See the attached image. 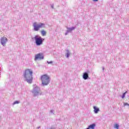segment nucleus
Returning <instances> with one entry per match:
<instances>
[{"label": "nucleus", "mask_w": 129, "mask_h": 129, "mask_svg": "<svg viewBox=\"0 0 129 129\" xmlns=\"http://www.w3.org/2000/svg\"><path fill=\"white\" fill-rule=\"evenodd\" d=\"M95 124L94 123V124H92L91 125H90L88 127L89 129H94V127H95Z\"/></svg>", "instance_id": "10"}, {"label": "nucleus", "mask_w": 129, "mask_h": 129, "mask_svg": "<svg viewBox=\"0 0 129 129\" xmlns=\"http://www.w3.org/2000/svg\"><path fill=\"white\" fill-rule=\"evenodd\" d=\"M93 108L95 113H98V111H99V109L95 106H93Z\"/></svg>", "instance_id": "8"}, {"label": "nucleus", "mask_w": 129, "mask_h": 129, "mask_svg": "<svg viewBox=\"0 0 129 129\" xmlns=\"http://www.w3.org/2000/svg\"><path fill=\"white\" fill-rule=\"evenodd\" d=\"M114 127L115 128L118 129L119 127V125H118L117 123H116L114 124Z\"/></svg>", "instance_id": "12"}, {"label": "nucleus", "mask_w": 129, "mask_h": 129, "mask_svg": "<svg viewBox=\"0 0 129 129\" xmlns=\"http://www.w3.org/2000/svg\"><path fill=\"white\" fill-rule=\"evenodd\" d=\"M8 42V38L6 37H3L1 38V44L3 46H6V44Z\"/></svg>", "instance_id": "6"}, {"label": "nucleus", "mask_w": 129, "mask_h": 129, "mask_svg": "<svg viewBox=\"0 0 129 129\" xmlns=\"http://www.w3.org/2000/svg\"><path fill=\"white\" fill-rule=\"evenodd\" d=\"M41 33L42 36H46V34H47V32L44 30H42Z\"/></svg>", "instance_id": "11"}, {"label": "nucleus", "mask_w": 129, "mask_h": 129, "mask_svg": "<svg viewBox=\"0 0 129 129\" xmlns=\"http://www.w3.org/2000/svg\"><path fill=\"white\" fill-rule=\"evenodd\" d=\"M41 80L43 85H48L50 82V77L46 74L43 75L41 77Z\"/></svg>", "instance_id": "2"}, {"label": "nucleus", "mask_w": 129, "mask_h": 129, "mask_svg": "<svg viewBox=\"0 0 129 129\" xmlns=\"http://www.w3.org/2000/svg\"><path fill=\"white\" fill-rule=\"evenodd\" d=\"M33 71L31 69H26L23 76L28 83H32L33 81Z\"/></svg>", "instance_id": "1"}, {"label": "nucleus", "mask_w": 129, "mask_h": 129, "mask_svg": "<svg viewBox=\"0 0 129 129\" xmlns=\"http://www.w3.org/2000/svg\"><path fill=\"white\" fill-rule=\"evenodd\" d=\"M93 2H98V0H93Z\"/></svg>", "instance_id": "19"}, {"label": "nucleus", "mask_w": 129, "mask_h": 129, "mask_svg": "<svg viewBox=\"0 0 129 129\" xmlns=\"http://www.w3.org/2000/svg\"><path fill=\"white\" fill-rule=\"evenodd\" d=\"M18 103H19V101H16L13 103V104H18Z\"/></svg>", "instance_id": "16"}, {"label": "nucleus", "mask_w": 129, "mask_h": 129, "mask_svg": "<svg viewBox=\"0 0 129 129\" xmlns=\"http://www.w3.org/2000/svg\"><path fill=\"white\" fill-rule=\"evenodd\" d=\"M38 59H39V60H42V59H44V55H43V53H38L35 55V60L37 61Z\"/></svg>", "instance_id": "5"}, {"label": "nucleus", "mask_w": 129, "mask_h": 129, "mask_svg": "<svg viewBox=\"0 0 129 129\" xmlns=\"http://www.w3.org/2000/svg\"><path fill=\"white\" fill-rule=\"evenodd\" d=\"M39 91H40V89L38 87H36L33 91V93L34 96H36L37 95L39 94Z\"/></svg>", "instance_id": "7"}, {"label": "nucleus", "mask_w": 129, "mask_h": 129, "mask_svg": "<svg viewBox=\"0 0 129 129\" xmlns=\"http://www.w3.org/2000/svg\"><path fill=\"white\" fill-rule=\"evenodd\" d=\"M34 39L35 40V43L37 46H40L43 44L44 39H43L41 36H38L36 35L35 36Z\"/></svg>", "instance_id": "4"}, {"label": "nucleus", "mask_w": 129, "mask_h": 129, "mask_svg": "<svg viewBox=\"0 0 129 129\" xmlns=\"http://www.w3.org/2000/svg\"><path fill=\"white\" fill-rule=\"evenodd\" d=\"M127 93V92H125L123 94L122 96H121V98H124V97H125V94H126Z\"/></svg>", "instance_id": "13"}, {"label": "nucleus", "mask_w": 129, "mask_h": 129, "mask_svg": "<svg viewBox=\"0 0 129 129\" xmlns=\"http://www.w3.org/2000/svg\"><path fill=\"white\" fill-rule=\"evenodd\" d=\"M75 29V27H72L69 29V31H73V30Z\"/></svg>", "instance_id": "14"}, {"label": "nucleus", "mask_w": 129, "mask_h": 129, "mask_svg": "<svg viewBox=\"0 0 129 129\" xmlns=\"http://www.w3.org/2000/svg\"><path fill=\"white\" fill-rule=\"evenodd\" d=\"M123 105L124 106H126V105H127L128 106H129V104L127 103H124Z\"/></svg>", "instance_id": "15"}, {"label": "nucleus", "mask_w": 129, "mask_h": 129, "mask_svg": "<svg viewBox=\"0 0 129 129\" xmlns=\"http://www.w3.org/2000/svg\"><path fill=\"white\" fill-rule=\"evenodd\" d=\"M83 78L85 80H86L88 78V74L85 73L83 75Z\"/></svg>", "instance_id": "9"}, {"label": "nucleus", "mask_w": 129, "mask_h": 129, "mask_svg": "<svg viewBox=\"0 0 129 129\" xmlns=\"http://www.w3.org/2000/svg\"><path fill=\"white\" fill-rule=\"evenodd\" d=\"M45 27V24L44 23H39L38 24L37 22H34L33 23V27L34 31H38L40 29L44 28Z\"/></svg>", "instance_id": "3"}, {"label": "nucleus", "mask_w": 129, "mask_h": 129, "mask_svg": "<svg viewBox=\"0 0 129 129\" xmlns=\"http://www.w3.org/2000/svg\"><path fill=\"white\" fill-rule=\"evenodd\" d=\"M47 63H48V64H52L53 63V61H47Z\"/></svg>", "instance_id": "17"}, {"label": "nucleus", "mask_w": 129, "mask_h": 129, "mask_svg": "<svg viewBox=\"0 0 129 129\" xmlns=\"http://www.w3.org/2000/svg\"><path fill=\"white\" fill-rule=\"evenodd\" d=\"M70 55V54L69 53V52H68L67 53V58H69V55Z\"/></svg>", "instance_id": "18"}]
</instances>
